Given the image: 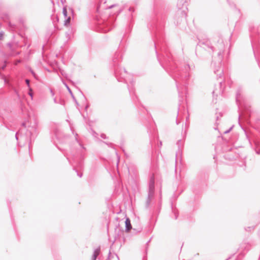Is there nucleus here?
<instances>
[{
    "mask_svg": "<svg viewBox=\"0 0 260 260\" xmlns=\"http://www.w3.org/2000/svg\"><path fill=\"white\" fill-rule=\"evenodd\" d=\"M216 48L214 52H217V61H212L211 65L213 68L214 72L216 75L217 78H221L223 75V68L222 67V61L223 59V53L224 51L225 45L222 38H219L215 46H213Z\"/></svg>",
    "mask_w": 260,
    "mask_h": 260,
    "instance_id": "nucleus-6",
    "label": "nucleus"
},
{
    "mask_svg": "<svg viewBox=\"0 0 260 260\" xmlns=\"http://www.w3.org/2000/svg\"><path fill=\"white\" fill-rule=\"evenodd\" d=\"M62 83L64 85V86L66 87V88L67 89L68 91H69L70 94L71 95L72 99L73 100L74 102L75 103L76 105L77 106H78L79 105V103H78L77 100H76V98L75 97V96H74L72 91L71 90V89H70V88L69 87V86L67 84V83L65 81H62Z\"/></svg>",
    "mask_w": 260,
    "mask_h": 260,
    "instance_id": "nucleus-18",
    "label": "nucleus"
},
{
    "mask_svg": "<svg viewBox=\"0 0 260 260\" xmlns=\"http://www.w3.org/2000/svg\"><path fill=\"white\" fill-rule=\"evenodd\" d=\"M123 51L121 49H118L112 57L111 66L113 68L114 75L118 82H123L127 84L131 99L134 104L138 107L145 109L141 104L138 97L135 93L134 88V80L133 77L124 68L119 66V63L122 61Z\"/></svg>",
    "mask_w": 260,
    "mask_h": 260,
    "instance_id": "nucleus-3",
    "label": "nucleus"
},
{
    "mask_svg": "<svg viewBox=\"0 0 260 260\" xmlns=\"http://www.w3.org/2000/svg\"><path fill=\"white\" fill-rule=\"evenodd\" d=\"M58 28H56V26H51L50 28H49L46 31L45 37L47 40V43H51L52 40L51 38L53 36L55 33V30Z\"/></svg>",
    "mask_w": 260,
    "mask_h": 260,
    "instance_id": "nucleus-16",
    "label": "nucleus"
},
{
    "mask_svg": "<svg viewBox=\"0 0 260 260\" xmlns=\"http://www.w3.org/2000/svg\"><path fill=\"white\" fill-rule=\"evenodd\" d=\"M152 238H151L145 244V252H144V253H145V257L146 256V255H147L148 254V248H149V243L151 241V240Z\"/></svg>",
    "mask_w": 260,
    "mask_h": 260,
    "instance_id": "nucleus-25",
    "label": "nucleus"
},
{
    "mask_svg": "<svg viewBox=\"0 0 260 260\" xmlns=\"http://www.w3.org/2000/svg\"><path fill=\"white\" fill-rule=\"evenodd\" d=\"M258 260H260V255H259V257Z\"/></svg>",
    "mask_w": 260,
    "mask_h": 260,
    "instance_id": "nucleus-63",
    "label": "nucleus"
},
{
    "mask_svg": "<svg viewBox=\"0 0 260 260\" xmlns=\"http://www.w3.org/2000/svg\"><path fill=\"white\" fill-rule=\"evenodd\" d=\"M133 231H136V230L135 229H133Z\"/></svg>",
    "mask_w": 260,
    "mask_h": 260,
    "instance_id": "nucleus-59",
    "label": "nucleus"
},
{
    "mask_svg": "<svg viewBox=\"0 0 260 260\" xmlns=\"http://www.w3.org/2000/svg\"><path fill=\"white\" fill-rule=\"evenodd\" d=\"M89 104H87L85 106V110L86 111H87V109L89 108Z\"/></svg>",
    "mask_w": 260,
    "mask_h": 260,
    "instance_id": "nucleus-45",
    "label": "nucleus"
},
{
    "mask_svg": "<svg viewBox=\"0 0 260 260\" xmlns=\"http://www.w3.org/2000/svg\"><path fill=\"white\" fill-rule=\"evenodd\" d=\"M234 125H233L231 127H230L228 129L226 130L225 131H224L223 132V134H228L232 130V129L233 128Z\"/></svg>",
    "mask_w": 260,
    "mask_h": 260,
    "instance_id": "nucleus-31",
    "label": "nucleus"
},
{
    "mask_svg": "<svg viewBox=\"0 0 260 260\" xmlns=\"http://www.w3.org/2000/svg\"><path fill=\"white\" fill-rule=\"evenodd\" d=\"M57 147V148H58L59 150H60V151H62V150L60 147Z\"/></svg>",
    "mask_w": 260,
    "mask_h": 260,
    "instance_id": "nucleus-53",
    "label": "nucleus"
},
{
    "mask_svg": "<svg viewBox=\"0 0 260 260\" xmlns=\"http://www.w3.org/2000/svg\"><path fill=\"white\" fill-rule=\"evenodd\" d=\"M230 257H229L228 258H227L226 260H228L229 259H230Z\"/></svg>",
    "mask_w": 260,
    "mask_h": 260,
    "instance_id": "nucleus-62",
    "label": "nucleus"
},
{
    "mask_svg": "<svg viewBox=\"0 0 260 260\" xmlns=\"http://www.w3.org/2000/svg\"><path fill=\"white\" fill-rule=\"evenodd\" d=\"M115 233L114 240L113 243L116 240L117 238H122L123 242H124L125 237L124 236V231L122 228H120L119 224H118V225L116 226L115 229Z\"/></svg>",
    "mask_w": 260,
    "mask_h": 260,
    "instance_id": "nucleus-13",
    "label": "nucleus"
},
{
    "mask_svg": "<svg viewBox=\"0 0 260 260\" xmlns=\"http://www.w3.org/2000/svg\"><path fill=\"white\" fill-rule=\"evenodd\" d=\"M149 186H155L154 176L153 175L150 177L149 182Z\"/></svg>",
    "mask_w": 260,
    "mask_h": 260,
    "instance_id": "nucleus-26",
    "label": "nucleus"
},
{
    "mask_svg": "<svg viewBox=\"0 0 260 260\" xmlns=\"http://www.w3.org/2000/svg\"><path fill=\"white\" fill-rule=\"evenodd\" d=\"M50 91L52 94V96L54 95V92H53V90L51 88H50Z\"/></svg>",
    "mask_w": 260,
    "mask_h": 260,
    "instance_id": "nucleus-44",
    "label": "nucleus"
},
{
    "mask_svg": "<svg viewBox=\"0 0 260 260\" xmlns=\"http://www.w3.org/2000/svg\"><path fill=\"white\" fill-rule=\"evenodd\" d=\"M60 73L62 75V76H63L64 78L67 79L68 75L67 73H65V72L63 70H60Z\"/></svg>",
    "mask_w": 260,
    "mask_h": 260,
    "instance_id": "nucleus-33",
    "label": "nucleus"
},
{
    "mask_svg": "<svg viewBox=\"0 0 260 260\" xmlns=\"http://www.w3.org/2000/svg\"><path fill=\"white\" fill-rule=\"evenodd\" d=\"M176 122L177 125L179 124V123H180V122L178 121L177 119H176Z\"/></svg>",
    "mask_w": 260,
    "mask_h": 260,
    "instance_id": "nucleus-51",
    "label": "nucleus"
},
{
    "mask_svg": "<svg viewBox=\"0 0 260 260\" xmlns=\"http://www.w3.org/2000/svg\"><path fill=\"white\" fill-rule=\"evenodd\" d=\"M159 143H160V146H161V145H162V142H161V141H160V142H159Z\"/></svg>",
    "mask_w": 260,
    "mask_h": 260,
    "instance_id": "nucleus-57",
    "label": "nucleus"
},
{
    "mask_svg": "<svg viewBox=\"0 0 260 260\" xmlns=\"http://www.w3.org/2000/svg\"><path fill=\"white\" fill-rule=\"evenodd\" d=\"M33 75H34V79H37V75L35 74V73L34 72V73H33Z\"/></svg>",
    "mask_w": 260,
    "mask_h": 260,
    "instance_id": "nucleus-46",
    "label": "nucleus"
},
{
    "mask_svg": "<svg viewBox=\"0 0 260 260\" xmlns=\"http://www.w3.org/2000/svg\"><path fill=\"white\" fill-rule=\"evenodd\" d=\"M240 167H243V170H245L246 168V162L245 161L242 162L241 164L239 165Z\"/></svg>",
    "mask_w": 260,
    "mask_h": 260,
    "instance_id": "nucleus-34",
    "label": "nucleus"
},
{
    "mask_svg": "<svg viewBox=\"0 0 260 260\" xmlns=\"http://www.w3.org/2000/svg\"><path fill=\"white\" fill-rule=\"evenodd\" d=\"M69 81L72 83V84L73 86H75V87H76V85H75V83L74 81H72V80H69ZM77 88L78 89L79 91L80 92V93H81L82 94V95L83 96V97L84 98V99H85V100H86V97H85V95L84 94V93H83V92L81 91V90L80 88H79L78 87H77Z\"/></svg>",
    "mask_w": 260,
    "mask_h": 260,
    "instance_id": "nucleus-29",
    "label": "nucleus"
},
{
    "mask_svg": "<svg viewBox=\"0 0 260 260\" xmlns=\"http://www.w3.org/2000/svg\"><path fill=\"white\" fill-rule=\"evenodd\" d=\"M227 2L229 3V5L231 8L235 9L237 11V12H238L239 14L240 13V9H238L237 8L236 5L234 3L230 2L229 1V2Z\"/></svg>",
    "mask_w": 260,
    "mask_h": 260,
    "instance_id": "nucleus-24",
    "label": "nucleus"
},
{
    "mask_svg": "<svg viewBox=\"0 0 260 260\" xmlns=\"http://www.w3.org/2000/svg\"><path fill=\"white\" fill-rule=\"evenodd\" d=\"M142 230H143V228L142 227H140L138 229L136 233H140L142 231Z\"/></svg>",
    "mask_w": 260,
    "mask_h": 260,
    "instance_id": "nucleus-40",
    "label": "nucleus"
},
{
    "mask_svg": "<svg viewBox=\"0 0 260 260\" xmlns=\"http://www.w3.org/2000/svg\"><path fill=\"white\" fill-rule=\"evenodd\" d=\"M51 19L52 21V26H56V28H58V26L57 25V23L59 22V17L57 15H52L51 16Z\"/></svg>",
    "mask_w": 260,
    "mask_h": 260,
    "instance_id": "nucleus-23",
    "label": "nucleus"
},
{
    "mask_svg": "<svg viewBox=\"0 0 260 260\" xmlns=\"http://www.w3.org/2000/svg\"><path fill=\"white\" fill-rule=\"evenodd\" d=\"M176 145L178 147V150L176 152V156L178 155H181L182 153V147L183 146V143L182 142L181 140H179L177 141Z\"/></svg>",
    "mask_w": 260,
    "mask_h": 260,
    "instance_id": "nucleus-19",
    "label": "nucleus"
},
{
    "mask_svg": "<svg viewBox=\"0 0 260 260\" xmlns=\"http://www.w3.org/2000/svg\"><path fill=\"white\" fill-rule=\"evenodd\" d=\"M120 148L122 150V151L123 152L124 154V155L126 157H128V154L126 153L124 148L122 146L120 147Z\"/></svg>",
    "mask_w": 260,
    "mask_h": 260,
    "instance_id": "nucleus-36",
    "label": "nucleus"
},
{
    "mask_svg": "<svg viewBox=\"0 0 260 260\" xmlns=\"http://www.w3.org/2000/svg\"><path fill=\"white\" fill-rule=\"evenodd\" d=\"M242 89L241 88H239L237 91L236 95V102L238 107V111H240L238 115V123L240 126L244 131L246 138L248 139L249 144L252 149H253L255 153L257 154H260V142L256 140H254L251 141L248 132L246 129L240 123V118L242 117L246 121H248L251 117V109L249 106L245 104H242L241 100L242 99Z\"/></svg>",
    "mask_w": 260,
    "mask_h": 260,
    "instance_id": "nucleus-4",
    "label": "nucleus"
},
{
    "mask_svg": "<svg viewBox=\"0 0 260 260\" xmlns=\"http://www.w3.org/2000/svg\"><path fill=\"white\" fill-rule=\"evenodd\" d=\"M3 38V35L2 34H0V39H2Z\"/></svg>",
    "mask_w": 260,
    "mask_h": 260,
    "instance_id": "nucleus-52",
    "label": "nucleus"
},
{
    "mask_svg": "<svg viewBox=\"0 0 260 260\" xmlns=\"http://www.w3.org/2000/svg\"><path fill=\"white\" fill-rule=\"evenodd\" d=\"M186 16L187 14L184 11L178 10L175 17L176 25L179 26L181 23L186 22Z\"/></svg>",
    "mask_w": 260,
    "mask_h": 260,
    "instance_id": "nucleus-11",
    "label": "nucleus"
},
{
    "mask_svg": "<svg viewBox=\"0 0 260 260\" xmlns=\"http://www.w3.org/2000/svg\"><path fill=\"white\" fill-rule=\"evenodd\" d=\"M99 260H101V258L100 257L99 258Z\"/></svg>",
    "mask_w": 260,
    "mask_h": 260,
    "instance_id": "nucleus-64",
    "label": "nucleus"
},
{
    "mask_svg": "<svg viewBox=\"0 0 260 260\" xmlns=\"http://www.w3.org/2000/svg\"><path fill=\"white\" fill-rule=\"evenodd\" d=\"M58 102V104H59L61 105H63V106L65 105L66 102H65L64 100H63L61 99H59Z\"/></svg>",
    "mask_w": 260,
    "mask_h": 260,
    "instance_id": "nucleus-32",
    "label": "nucleus"
},
{
    "mask_svg": "<svg viewBox=\"0 0 260 260\" xmlns=\"http://www.w3.org/2000/svg\"><path fill=\"white\" fill-rule=\"evenodd\" d=\"M101 253V246H99L96 248L94 249L92 255L91 260H96L98 256Z\"/></svg>",
    "mask_w": 260,
    "mask_h": 260,
    "instance_id": "nucleus-21",
    "label": "nucleus"
},
{
    "mask_svg": "<svg viewBox=\"0 0 260 260\" xmlns=\"http://www.w3.org/2000/svg\"><path fill=\"white\" fill-rule=\"evenodd\" d=\"M251 247L250 244L246 240H244L240 245V249L241 250L239 254V256L243 257L245 255V253L248 251Z\"/></svg>",
    "mask_w": 260,
    "mask_h": 260,
    "instance_id": "nucleus-12",
    "label": "nucleus"
},
{
    "mask_svg": "<svg viewBox=\"0 0 260 260\" xmlns=\"http://www.w3.org/2000/svg\"><path fill=\"white\" fill-rule=\"evenodd\" d=\"M100 0L94 7L90 12L89 19L96 27V30L101 32H108L115 26L114 22L117 16L123 11V8H119L114 12L110 9L115 7L116 5L110 6L106 5V2L102 3Z\"/></svg>",
    "mask_w": 260,
    "mask_h": 260,
    "instance_id": "nucleus-2",
    "label": "nucleus"
},
{
    "mask_svg": "<svg viewBox=\"0 0 260 260\" xmlns=\"http://www.w3.org/2000/svg\"><path fill=\"white\" fill-rule=\"evenodd\" d=\"M62 14L64 17V18H66L68 16V11L67 8V6H64L63 7L62 9Z\"/></svg>",
    "mask_w": 260,
    "mask_h": 260,
    "instance_id": "nucleus-28",
    "label": "nucleus"
},
{
    "mask_svg": "<svg viewBox=\"0 0 260 260\" xmlns=\"http://www.w3.org/2000/svg\"><path fill=\"white\" fill-rule=\"evenodd\" d=\"M183 191V190L182 189L178 192L177 190H176L172 197L170 199L171 208V213L170 214V216L172 218H174L175 220L177 219L179 216V211L176 207L175 202Z\"/></svg>",
    "mask_w": 260,
    "mask_h": 260,
    "instance_id": "nucleus-8",
    "label": "nucleus"
},
{
    "mask_svg": "<svg viewBox=\"0 0 260 260\" xmlns=\"http://www.w3.org/2000/svg\"><path fill=\"white\" fill-rule=\"evenodd\" d=\"M70 128L72 134L75 135V140L81 147V149L78 150L76 154L72 155V162L69 159L67 153H64V156L66 157L67 159L69 161V163L73 166V169L77 172V176L81 178L83 176V173L82 172H79L77 169L80 171L83 169L84 160L86 156V149L78 139V134L74 132L73 127H71Z\"/></svg>",
    "mask_w": 260,
    "mask_h": 260,
    "instance_id": "nucleus-5",
    "label": "nucleus"
},
{
    "mask_svg": "<svg viewBox=\"0 0 260 260\" xmlns=\"http://www.w3.org/2000/svg\"><path fill=\"white\" fill-rule=\"evenodd\" d=\"M222 82L223 81H219V90L217 91V89H214L213 92H212V94H213V95H214V94L216 93V95L217 96L218 94H222L223 93V92H224V89H223L222 88Z\"/></svg>",
    "mask_w": 260,
    "mask_h": 260,
    "instance_id": "nucleus-20",
    "label": "nucleus"
},
{
    "mask_svg": "<svg viewBox=\"0 0 260 260\" xmlns=\"http://www.w3.org/2000/svg\"><path fill=\"white\" fill-rule=\"evenodd\" d=\"M60 2L62 5H64V4L66 3V0H60Z\"/></svg>",
    "mask_w": 260,
    "mask_h": 260,
    "instance_id": "nucleus-49",
    "label": "nucleus"
},
{
    "mask_svg": "<svg viewBox=\"0 0 260 260\" xmlns=\"http://www.w3.org/2000/svg\"><path fill=\"white\" fill-rule=\"evenodd\" d=\"M70 22H71V17L70 16L67 17L66 18H65L64 22V25L65 26H68L70 25Z\"/></svg>",
    "mask_w": 260,
    "mask_h": 260,
    "instance_id": "nucleus-27",
    "label": "nucleus"
},
{
    "mask_svg": "<svg viewBox=\"0 0 260 260\" xmlns=\"http://www.w3.org/2000/svg\"><path fill=\"white\" fill-rule=\"evenodd\" d=\"M170 8L164 0H154L153 10L148 27L154 37L153 47L161 66L174 79L179 96L187 94L191 70L188 62L177 59V55L172 51L167 42L165 27Z\"/></svg>",
    "mask_w": 260,
    "mask_h": 260,
    "instance_id": "nucleus-1",
    "label": "nucleus"
},
{
    "mask_svg": "<svg viewBox=\"0 0 260 260\" xmlns=\"http://www.w3.org/2000/svg\"><path fill=\"white\" fill-rule=\"evenodd\" d=\"M145 256V253H144L142 260H147V255H146V257Z\"/></svg>",
    "mask_w": 260,
    "mask_h": 260,
    "instance_id": "nucleus-43",
    "label": "nucleus"
},
{
    "mask_svg": "<svg viewBox=\"0 0 260 260\" xmlns=\"http://www.w3.org/2000/svg\"><path fill=\"white\" fill-rule=\"evenodd\" d=\"M111 254V251H109V253H108V257H107L106 260H110V256ZM118 260H119V259H118Z\"/></svg>",
    "mask_w": 260,
    "mask_h": 260,
    "instance_id": "nucleus-42",
    "label": "nucleus"
},
{
    "mask_svg": "<svg viewBox=\"0 0 260 260\" xmlns=\"http://www.w3.org/2000/svg\"><path fill=\"white\" fill-rule=\"evenodd\" d=\"M26 84L29 86L30 81L28 79L25 80Z\"/></svg>",
    "mask_w": 260,
    "mask_h": 260,
    "instance_id": "nucleus-48",
    "label": "nucleus"
},
{
    "mask_svg": "<svg viewBox=\"0 0 260 260\" xmlns=\"http://www.w3.org/2000/svg\"><path fill=\"white\" fill-rule=\"evenodd\" d=\"M219 119V117L217 116H216V120H218Z\"/></svg>",
    "mask_w": 260,
    "mask_h": 260,
    "instance_id": "nucleus-54",
    "label": "nucleus"
},
{
    "mask_svg": "<svg viewBox=\"0 0 260 260\" xmlns=\"http://www.w3.org/2000/svg\"><path fill=\"white\" fill-rule=\"evenodd\" d=\"M53 100H54V103H58V101L57 100L56 98H54Z\"/></svg>",
    "mask_w": 260,
    "mask_h": 260,
    "instance_id": "nucleus-50",
    "label": "nucleus"
},
{
    "mask_svg": "<svg viewBox=\"0 0 260 260\" xmlns=\"http://www.w3.org/2000/svg\"><path fill=\"white\" fill-rule=\"evenodd\" d=\"M41 129V125L39 119L34 115V137H37Z\"/></svg>",
    "mask_w": 260,
    "mask_h": 260,
    "instance_id": "nucleus-15",
    "label": "nucleus"
},
{
    "mask_svg": "<svg viewBox=\"0 0 260 260\" xmlns=\"http://www.w3.org/2000/svg\"><path fill=\"white\" fill-rule=\"evenodd\" d=\"M224 157L225 159H229V160H233L235 158L234 156L232 157H228V155H224Z\"/></svg>",
    "mask_w": 260,
    "mask_h": 260,
    "instance_id": "nucleus-39",
    "label": "nucleus"
},
{
    "mask_svg": "<svg viewBox=\"0 0 260 260\" xmlns=\"http://www.w3.org/2000/svg\"><path fill=\"white\" fill-rule=\"evenodd\" d=\"M249 31L253 54L260 68V35L253 26H249Z\"/></svg>",
    "mask_w": 260,
    "mask_h": 260,
    "instance_id": "nucleus-7",
    "label": "nucleus"
},
{
    "mask_svg": "<svg viewBox=\"0 0 260 260\" xmlns=\"http://www.w3.org/2000/svg\"><path fill=\"white\" fill-rule=\"evenodd\" d=\"M127 10L129 12H134L135 11V10L132 7H128L127 8Z\"/></svg>",
    "mask_w": 260,
    "mask_h": 260,
    "instance_id": "nucleus-38",
    "label": "nucleus"
},
{
    "mask_svg": "<svg viewBox=\"0 0 260 260\" xmlns=\"http://www.w3.org/2000/svg\"><path fill=\"white\" fill-rule=\"evenodd\" d=\"M161 208V201L159 200L157 205L155 206L152 212V215L150 217V220H152L154 216H158L159 215Z\"/></svg>",
    "mask_w": 260,
    "mask_h": 260,
    "instance_id": "nucleus-17",
    "label": "nucleus"
},
{
    "mask_svg": "<svg viewBox=\"0 0 260 260\" xmlns=\"http://www.w3.org/2000/svg\"><path fill=\"white\" fill-rule=\"evenodd\" d=\"M254 229L253 226H248L245 228V230L247 232H250L252 230Z\"/></svg>",
    "mask_w": 260,
    "mask_h": 260,
    "instance_id": "nucleus-35",
    "label": "nucleus"
},
{
    "mask_svg": "<svg viewBox=\"0 0 260 260\" xmlns=\"http://www.w3.org/2000/svg\"><path fill=\"white\" fill-rule=\"evenodd\" d=\"M125 232L126 233H128L129 231V230L132 228L131 223V220L128 217H126L125 220Z\"/></svg>",
    "mask_w": 260,
    "mask_h": 260,
    "instance_id": "nucleus-22",
    "label": "nucleus"
},
{
    "mask_svg": "<svg viewBox=\"0 0 260 260\" xmlns=\"http://www.w3.org/2000/svg\"><path fill=\"white\" fill-rule=\"evenodd\" d=\"M69 10L71 11V13H72V14L73 17H74V10H73V8H70V9H69Z\"/></svg>",
    "mask_w": 260,
    "mask_h": 260,
    "instance_id": "nucleus-41",
    "label": "nucleus"
},
{
    "mask_svg": "<svg viewBox=\"0 0 260 260\" xmlns=\"http://www.w3.org/2000/svg\"><path fill=\"white\" fill-rule=\"evenodd\" d=\"M180 105H181V104H180V103H179V107H180Z\"/></svg>",
    "mask_w": 260,
    "mask_h": 260,
    "instance_id": "nucleus-61",
    "label": "nucleus"
},
{
    "mask_svg": "<svg viewBox=\"0 0 260 260\" xmlns=\"http://www.w3.org/2000/svg\"><path fill=\"white\" fill-rule=\"evenodd\" d=\"M105 144H106L109 147L115 149L114 147V144L111 142H103Z\"/></svg>",
    "mask_w": 260,
    "mask_h": 260,
    "instance_id": "nucleus-30",
    "label": "nucleus"
},
{
    "mask_svg": "<svg viewBox=\"0 0 260 260\" xmlns=\"http://www.w3.org/2000/svg\"><path fill=\"white\" fill-rule=\"evenodd\" d=\"M52 133L56 139L61 144L67 143L70 137L68 135H64L60 129L56 127L53 129Z\"/></svg>",
    "mask_w": 260,
    "mask_h": 260,
    "instance_id": "nucleus-10",
    "label": "nucleus"
},
{
    "mask_svg": "<svg viewBox=\"0 0 260 260\" xmlns=\"http://www.w3.org/2000/svg\"><path fill=\"white\" fill-rule=\"evenodd\" d=\"M51 3H52V4L53 5H54V2H53V1H51Z\"/></svg>",
    "mask_w": 260,
    "mask_h": 260,
    "instance_id": "nucleus-55",
    "label": "nucleus"
},
{
    "mask_svg": "<svg viewBox=\"0 0 260 260\" xmlns=\"http://www.w3.org/2000/svg\"><path fill=\"white\" fill-rule=\"evenodd\" d=\"M101 137L104 139H106L108 138L106 135L103 133L101 134Z\"/></svg>",
    "mask_w": 260,
    "mask_h": 260,
    "instance_id": "nucleus-37",
    "label": "nucleus"
},
{
    "mask_svg": "<svg viewBox=\"0 0 260 260\" xmlns=\"http://www.w3.org/2000/svg\"><path fill=\"white\" fill-rule=\"evenodd\" d=\"M199 39V42L197 45L196 49V53L198 50H199L201 48H203L205 50H210L212 52H214V50L216 49V48L214 47L211 43L210 40L208 39H204L203 40Z\"/></svg>",
    "mask_w": 260,
    "mask_h": 260,
    "instance_id": "nucleus-9",
    "label": "nucleus"
},
{
    "mask_svg": "<svg viewBox=\"0 0 260 260\" xmlns=\"http://www.w3.org/2000/svg\"><path fill=\"white\" fill-rule=\"evenodd\" d=\"M44 47H45L44 45H43V46H42V49H43V50L44 49Z\"/></svg>",
    "mask_w": 260,
    "mask_h": 260,
    "instance_id": "nucleus-56",
    "label": "nucleus"
},
{
    "mask_svg": "<svg viewBox=\"0 0 260 260\" xmlns=\"http://www.w3.org/2000/svg\"><path fill=\"white\" fill-rule=\"evenodd\" d=\"M29 94L30 95V96H32V93L31 92V89H29Z\"/></svg>",
    "mask_w": 260,
    "mask_h": 260,
    "instance_id": "nucleus-47",
    "label": "nucleus"
},
{
    "mask_svg": "<svg viewBox=\"0 0 260 260\" xmlns=\"http://www.w3.org/2000/svg\"><path fill=\"white\" fill-rule=\"evenodd\" d=\"M154 187L155 186H148V196L147 198L146 202L145 203V208L148 209L149 208L150 202L154 196Z\"/></svg>",
    "mask_w": 260,
    "mask_h": 260,
    "instance_id": "nucleus-14",
    "label": "nucleus"
},
{
    "mask_svg": "<svg viewBox=\"0 0 260 260\" xmlns=\"http://www.w3.org/2000/svg\"><path fill=\"white\" fill-rule=\"evenodd\" d=\"M150 143L151 144V146H152V144H151V140H150Z\"/></svg>",
    "mask_w": 260,
    "mask_h": 260,
    "instance_id": "nucleus-58",
    "label": "nucleus"
},
{
    "mask_svg": "<svg viewBox=\"0 0 260 260\" xmlns=\"http://www.w3.org/2000/svg\"><path fill=\"white\" fill-rule=\"evenodd\" d=\"M123 39L121 40L120 42L121 43L122 42Z\"/></svg>",
    "mask_w": 260,
    "mask_h": 260,
    "instance_id": "nucleus-60",
    "label": "nucleus"
}]
</instances>
